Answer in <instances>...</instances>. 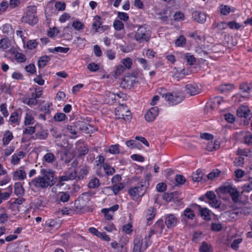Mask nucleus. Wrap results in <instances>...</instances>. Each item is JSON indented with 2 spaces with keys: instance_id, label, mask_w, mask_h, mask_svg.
I'll list each match as a JSON object with an SVG mask.
<instances>
[{
  "instance_id": "obj_18",
  "label": "nucleus",
  "mask_w": 252,
  "mask_h": 252,
  "mask_svg": "<svg viewBox=\"0 0 252 252\" xmlns=\"http://www.w3.org/2000/svg\"><path fill=\"white\" fill-rule=\"evenodd\" d=\"M26 156V153L23 151H19L13 154L11 158V163L17 165L20 163V160Z\"/></svg>"
},
{
  "instance_id": "obj_5",
  "label": "nucleus",
  "mask_w": 252,
  "mask_h": 252,
  "mask_svg": "<svg viewBox=\"0 0 252 252\" xmlns=\"http://www.w3.org/2000/svg\"><path fill=\"white\" fill-rule=\"evenodd\" d=\"M216 198V195L214 191H208L205 194L200 196L199 199L200 200L209 203L212 207L218 208L220 207L221 203Z\"/></svg>"
},
{
  "instance_id": "obj_4",
  "label": "nucleus",
  "mask_w": 252,
  "mask_h": 252,
  "mask_svg": "<svg viewBox=\"0 0 252 252\" xmlns=\"http://www.w3.org/2000/svg\"><path fill=\"white\" fill-rule=\"evenodd\" d=\"M132 252H142L152 244L150 237H136Z\"/></svg>"
},
{
  "instance_id": "obj_41",
  "label": "nucleus",
  "mask_w": 252,
  "mask_h": 252,
  "mask_svg": "<svg viewBox=\"0 0 252 252\" xmlns=\"http://www.w3.org/2000/svg\"><path fill=\"white\" fill-rule=\"evenodd\" d=\"M234 89V85L232 84H223L220 87V90L221 92L231 91Z\"/></svg>"
},
{
  "instance_id": "obj_63",
  "label": "nucleus",
  "mask_w": 252,
  "mask_h": 252,
  "mask_svg": "<svg viewBox=\"0 0 252 252\" xmlns=\"http://www.w3.org/2000/svg\"><path fill=\"white\" fill-rule=\"evenodd\" d=\"M65 3L62 1H57L55 3V7L59 11H63L65 9Z\"/></svg>"
},
{
  "instance_id": "obj_19",
  "label": "nucleus",
  "mask_w": 252,
  "mask_h": 252,
  "mask_svg": "<svg viewBox=\"0 0 252 252\" xmlns=\"http://www.w3.org/2000/svg\"><path fill=\"white\" fill-rule=\"evenodd\" d=\"M204 174L202 170L200 169H198L195 172L192 174L191 178L194 182H205L206 181V179L205 177H204Z\"/></svg>"
},
{
  "instance_id": "obj_43",
  "label": "nucleus",
  "mask_w": 252,
  "mask_h": 252,
  "mask_svg": "<svg viewBox=\"0 0 252 252\" xmlns=\"http://www.w3.org/2000/svg\"><path fill=\"white\" fill-rule=\"evenodd\" d=\"M67 119V116L63 113H57L54 116V120L58 122H63Z\"/></svg>"
},
{
  "instance_id": "obj_8",
  "label": "nucleus",
  "mask_w": 252,
  "mask_h": 252,
  "mask_svg": "<svg viewBox=\"0 0 252 252\" xmlns=\"http://www.w3.org/2000/svg\"><path fill=\"white\" fill-rule=\"evenodd\" d=\"M36 7L35 6L28 7V10L26 16L23 17V20L30 25H35L37 22V19L35 16Z\"/></svg>"
},
{
  "instance_id": "obj_39",
  "label": "nucleus",
  "mask_w": 252,
  "mask_h": 252,
  "mask_svg": "<svg viewBox=\"0 0 252 252\" xmlns=\"http://www.w3.org/2000/svg\"><path fill=\"white\" fill-rule=\"evenodd\" d=\"M34 123V118L30 113H27L25 117L24 124L25 125H31Z\"/></svg>"
},
{
  "instance_id": "obj_20",
  "label": "nucleus",
  "mask_w": 252,
  "mask_h": 252,
  "mask_svg": "<svg viewBox=\"0 0 252 252\" xmlns=\"http://www.w3.org/2000/svg\"><path fill=\"white\" fill-rule=\"evenodd\" d=\"M201 217L205 220H210L211 219V211L207 208L201 207L200 205H197Z\"/></svg>"
},
{
  "instance_id": "obj_22",
  "label": "nucleus",
  "mask_w": 252,
  "mask_h": 252,
  "mask_svg": "<svg viewBox=\"0 0 252 252\" xmlns=\"http://www.w3.org/2000/svg\"><path fill=\"white\" fill-rule=\"evenodd\" d=\"M145 216L147 220L149 221L152 220L155 217L156 209L153 207H150L145 211Z\"/></svg>"
},
{
  "instance_id": "obj_48",
  "label": "nucleus",
  "mask_w": 252,
  "mask_h": 252,
  "mask_svg": "<svg viewBox=\"0 0 252 252\" xmlns=\"http://www.w3.org/2000/svg\"><path fill=\"white\" fill-rule=\"evenodd\" d=\"M122 65H123L126 69H130L132 65V60L130 58H126L122 61Z\"/></svg>"
},
{
  "instance_id": "obj_2",
  "label": "nucleus",
  "mask_w": 252,
  "mask_h": 252,
  "mask_svg": "<svg viewBox=\"0 0 252 252\" xmlns=\"http://www.w3.org/2000/svg\"><path fill=\"white\" fill-rule=\"evenodd\" d=\"M146 183V180H142L135 186L131 187L128 189V193L133 200H137L145 194Z\"/></svg>"
},
{
  "instance_id": "obj_14",
  "label": "nucleus",
  "mask_w": 252,
  "mask_h": 252,
  "mask_svg": "<svg viewBox=\"0 0 252 252\" xmlns=\"http://www.w3.org/2000/svg\"><path fill=\"white\" fill-rule=\"evenodd\" d=\"M77 126L79 130L86 133H93L94 130V126L82 121H77Z\"/></svg>"
},
{
  "instance_id": "obj_45",
  "label": "nucleus",
  "mask_w": 252,
  "mask_h": 252,
  "mask_svg": "<svg viewBox=\"0 0 252 252\" xmlns=\"http://www.w3.org/2000/svg\"><path fill=\"white\" fill-rule=\"evenodd\" d=\"M38 42L35 39L30 40L27 41L26 47L29 50H32L36 48Z\"/></svg>"
},
{
  "instance_id": "obj_54",
  "label": "nucleus",
  "mask_w": 252,
  "mask_h": 252,
  "mask_svg": "<svg viewBox=\"0 0 252 252\" xmlns=\"http://www.w3.org/2000/svg\"><path fill=\"white\" fill-rule=\"evenodd\" d=\"M185 59L189 65H193L196 62V59L194 57L189 53L186 54Z\"/></svg>"
},
{
  "instance_id": "obj_56",
  "label": "nucleus",
  "mask_w": 252,
  "mask_h": 252,
  "mask_svg": "<svg viewBox=\"0 0 252 252\" xmlns=\"http://www.w3.org/2000/svg\"><path fill=\"white\" fill-rule=\"evenodd\" d=\"M244 142L247 145L252 144V133L247 132L244 135Z\"/></svg>"
},
{
  "instance_id": "obj_55",
  "label": "nucleus",
  "mask_w": 252,
  "mask_h": 252,
  "mask_svg": "<svg viewBox=\"0 0 252 252\" xmlns=\"http://www.w3.org/2000/svg\"><path fill=\"white\" fill-rule=\"evenodd\" d=\"M88 230L91 234L96 236H108L105 233L99 232L95 228L93 227H90Z\"/></svg>"
},
{
  "instance_id": "obj_34",
  "label": "nucleus",
  "mask_w": 252,
  "mask_h": 252,
  "mask_svg": "<svg viewBox=\"0 0 252 252\" xmlns=\"http://www.w3.org/2000/svg\"><path fill=\"white\" fill-rule=\"evenodd\" d=\"M100 20L101 17L98 15L95 16L94 18V22L93 24V28L95 30V32H98V30L101 27V23Z\"/></svg>"
},
{
  "instance_id": "obj_57",
  "label": "nucleus",
  "mask_w": 252,
  "mask_h": 252,
  "mask_svg": "<svg viewBox=\"0 0 252 252\" xmlns=\"http://www.w3.org/2000/svg\"><path fill=\"white\" fill-rule=\"evenodd\" d=\"M113 27L116 31H120L124 28V24L120 20H115L113 23Z\"/></svg>"
},
{
  "instance_id": "obj_58",
  "label": "nucleus",
  "mask_w": 252,
  "mask_h": 252,
  "mask_svg": "<svg viewBox=\"0 0 252 252\" xmlns=\"http://www.w3.org/2000/svg\"><path fill=\"white\" fill-rule=\"evenodd\" d=\"M119 145L118 144L112 145L109 147V152L112 154L116 155L120 153Z\"/></svg>"
},
{
  "instance_id": "obj_9",
  "label": "nucleus",
  "mask_w": 252,
  "mask_h": 252,
  "mask_svg": "<svg viewBox=\"0 0 252 252\" xmlns=\"http://www.w3.org/2000/svg\"><path fill=\"white\" fill-rule=\"evenodd\" d=\"M238 117L243 118L245 124H248L249 121L252 117L250 110L247 106L242 105L238 108L237 110Z\"/></svg>"
},
{
  "instance_id": "obj_40",
  "label": "nucleus",
  "mask_w": 252,
  "mask_h": 252,
  "mask_svg": "<svg viewBox=\"0 0 252 252\" xmlns=\"http://www.w3.org/2000/svg\"><path fill=\"white\" fill-rule=\"evenodd\" d=\"M184 215L188 220H192L195 216L193 211L189 208H187L184 210Z\"/></svg>"
},
{
  "instance_id": "obj_51",
  "label": "nucleus",
  "mask_w": 252,
  "mask_h": 252,
  "mask_svg": "<svg viewBox=\"0 0 252 252\" xmlns=\"http://www.w3.org/2000/svg\"><path fill=\"white\" fill-rule=\"evenodd\" d=\"M243 192H249L252 190V178H250L248 182L243 187Z\"/></svg>"
},
{
  "instance_id": "obj_47",
  "label": "nucleus",
  "mask_w": 252,
  "mask_h": 252,
  "mask_svg": "<svg viewBox=\"0 0 252 252\" xmlns=\"http://www.w3.org/2000/svg\"><path fill=\"white\" fill-rule=\"evenodd\" d=\"M122 230L126 234L131 235L133 230V226L131 223H128L123 226Z\"/></svg>"
},
{
  "instance_id": "obj_23",
  "label": "nucleus",
  "mask_w": 252,
  "mask_h": 252,
  "mask_svg": "<svg viewBox=\"0 0 252 252\" xmlns=\"http://www.w3.org/2000/svg\"><path fill=\"white\" fill-rule=\"evenodd\" d=\"M122 109H124V108L122 107H118L115 110L116 115L118 116L119 119H124L126 121H130L131 119V113L130 111H126V114L124 115V114H120V111H122Z\"/></svg>"
},
{
  "instance_id": "obj_24",
  "label": "nucleus",
  "mask_w": 252,
  "mask_h": 252,
  "mask_svg": "<svg viewBox=\"0 0 252 252\" xmlns=\"http://www.w3.org/2000/svg\"><path fill=\"white\" fill-rule=\"evenodd\" d=\"M59 226V223L55 220H47L45 223V229L47 230L50 231L53 229H57Z\"/></svg>"
},
{
  "instance_id": "obj_21",
  "label": "nucleus",
  "mask_w": 252,
  "mask_h": 252,
  "mask_svg": "<svg viewBox=\"0 0 252 252\" xmlns=\"http://www.w3.org/2000/svg\"><path fill=\"white\" fill-rule=\"evenodd\" d=\"M90 170V167L86 165H83L80 169L77 175L78 180H83L88 175Z\"/></svg>"
},
{
  "instance_id": "obj_1",
  "label": "nucleus",
  "mask_w": 252,
  "mask_h": 252,
  "mask_svg": "<svg viewBox=\"0 0 252 252\" xmlns=\"http://www.w3.org/2000/svg\"><path fill=\"white\" fill-rule=\"evenodd\" d=\"M41 176L36 177L29 183L30 186L38 190L43 189L52 187L55 183L54 172L50 169H42L40 170Z\"/></svg>"
},
{
  "instance_id": "obj_32",
  "label": "nucleus",
  "mask_w": 252,
  "mask_h": 252,
  "mask_svg": "<svg viewBox=\"0 0 252 252\" xmlns=\"http://www.w3.org/2000/svg\"><path fill=\"white\" fill-rule=\"evenodd\" d=\"M66 128L68 132L74 135H77L79 130L77 126V122H76L72 125H67Z\"/></svg>"
},
{
  "instance_id": "obj_33",
  "label": "nucleus",
  "mask_w": 252,
  "mask_h": 252,
  "mask_svg": "<svg viewBox=\"0 0 252 252\" xmlns=\"http://www.w3.org/2000/svg\"><path fill=\"white\" fill-rule=\"evenodd\" d=\"M248 210V208L246 207H242L234 209L231 210V214H235L236 216L240 217L243 214H246V211Z\"/></svg>"
},
{
  "instance_id": "obj_10",
  "label": "nucleus",
  "mask_w": 252,
  "mask_h": 252,
  "mask_svg": "<svg viewBox=\"0 0 252 252\" xmlns=\"http://www.w3.org/2000/svg\"><path fill=\"white\" fill-rule=\"evenodd\" d=\"M128 241L126 237H122L119 242H113L111 245L113 248L117 249L116 252H127L126 245Z\"/></svg>"
},
{
  "instance_id": "obj_52",
  "label": "nucleus",
  "mask_w": 252,
  "mask_h": 252,
  "mask_svg": "<svg viewBox=\"0 0 252 252\" xmlns=\"http://www.w3.org/2000/svg\"><path fill=\"white\" fill-rule=\"evenodd\" d=\"M9 40L7 38H4L0 40V48L3 49H7L10 46Z\"/></svg>"
},
{
  "instance_id": "obj_46",
  "label": "nucleus",
  "mask_w": 252,
  "mask_h": 252,
  "mask_svg": "<svg viewBox=\"0 0 252 252\" xmlns=\"http://www.w3.org/2000/svg\"><path fill=\"white\" fill-rule=\"evenodd\" d=\"M124 188V185L122 183H118L114 185L112 187V189L113 191V193L116 195L120 191L122 190Z\"/></svg>"
},
{
  "instance_id": "obj_37",
  "label": "nucleus",
  "mask_w": 252,
  "mask_h": 252,
  "mask_svg": "<svg viewBox=\"0 0 252 252\" xmlns=\"http://www.w3.org/2000/svg\"><path fill=\"white\" fill-rule=\"evenodd\" d=\"M199 252H213L212 248L210 245H208L206 242L201 243L199 248Z\"/></svg>"
},
{
  "instance_id": "obj_53",
  "label": "nucleus",
  "mask_w": 252,
  "mask_h": 252,
  "mask_svg": "<svg viewBox=\"0 0 252 252\" xmlns=\"http://www.w3.org/2000/svg\"><path fill=\"white\" fill-rule=\"evenodd\" d=\"M186 43V39L184 35H180L175 41V45L178 47H182Z\"/></svg>"
},
{
  "instance_id": "obj_42",
  "label": "nucleus",
  "mask_w": 252,
  "mask_h": 252,
  "mask_svg": "<svg viewBox=\"0 0 252 252\" xmlns=\"http://www.w3.org/2000/svg\"><path fill=\"white\" fill-rule=\"evenodd\" d=\"M74 206L77 210L79 211L82 210L85 207L84 200L83 199H77L75 201Z\"/></svg>"
},
{
  "instance_id": "obj_13",
  "label": "nucleus",
  "mask_w": 252,
  "mask_h": 252,
  "mask_svg": "<svg viewBox=\"0 0 252 252\" xmlns=\"http://www.w3.org/2000/svg\"><path fill=\"white\" fill-rule=\"evenodd\" d=\"M158 107L151 108L145 115V120L148 122L154 121L158 115Z\"/></svg>"
},
{
  "instance_id": "obj_31",
  "label": "nucleus",
  "mask_w": 252,
  "mask_h": 252,
  "mask_svg": "<svg viewBox=\"0 0 252 252\" xmlns=\"http://www.w3.org/2000/svg\"><path fill=\"white\" fill-rule=\"evenodd\" d=\"M56 158L52 153H47L43 157V161L48 163H53L56 161Z\"/></svg>"
},
{
  "instance_id": "obj_29",
  "label": "nucleus",
  "mask_w": 252,
  "mask_h": 252,
  "mask_svg": "<svg viewBox=\"0 0 252 252\" xmlns=\"http://www.w3.org/2000/svg\"><path fill=\"white\" fill-rule=\"evenodd\" d=\"M13 138V136L12 133L9 130L6 131L3 134L2 138L3 145L4 146L7 145Z\"/></svg>"
},
{
  "instance_id": "obj_6",
  "label": "nucleus",
  "mask_w": 252,
  "mask_h": 252,
  "mask_svg": "<svg viewBox=\"0 0 252 252\" xmlns=\"http://www.w3.org/2000/svg\"><path fill=\"white\" fill-rule=\"evenodd\" d=\"M220 190L222 193H229L234 202L237 203L239 201V192L237 189L232 185L228 184L220 187Z\"/></svg>"
},
{
  "instance_id": "obj_30",
  "label": "nucleus",
  "mask_w": 252,
  "mask_h": 252,
  "mask_svg": "<svg viewBox=\"0 0 252 252\" xmlns=\"http://www.w3.org/2000/svg\"><path fill=\"white\" fill-rule=\"evenodd\" d=\"M101 166L107 176H111L114 174L116 171L115 168L111 166L108 163H103V164Z\"/></svg>"
},
{
  "instance_id": "obj_36",
  "label": "nucleus",
  "mask_w": 252,
  "mask_h": 252,
  "mask_svg": "<svg viewBox=\"0 0 252 252\" xmlns=\"http://www.w3.org/2000/svg\"><path fill=\"white\" fill-rule=\"evenodd\" d=\"M100 186L99 180L96 177L92 178L88 183V186L90 189H94L99 187Z\"/></svg>"
},
{
  "instance_id": "obj_12",
  "label": "nucleus",
  "mask_w": 252,
  "mask_h": 252,
  "mask_svg": "<svg viewBox=\"0 0 252 252\" xmlns=\"http://www.w3.org/2000/svg\"><path fill=\"white\" fill-rule=\"evenodd\" d=\"M163 227V220L162 219L158 220L152 227L149 236L154 235H160Z\"/></svg>"
},
{
  "instance_id": "obj_44",
  "label": "nucleus",
  "mask_w": 252,
  "mask_h": 252,
  "mask_svg": "<svg viewBox=\"0 0 252 252\" xmlns=\"http://www.w3.org/2000/svg\"><path fill=\"white\" fill-rule=\"evenodd\" d=\"M9 122L11 124H19L18 113L16 111L12 112L9 118Z\"/></svg>"
},
{
  "instance_id": "obj_38",
  "label": "nucleus",
  "mask_w": 252,
  "mask_h": 252,
  "mask_svg": "<svg viewBox=\"0 0 252 252\" xmlns=\"http://www.w3.org/2000/svg\"><path fill=\"white\" fill-rule=\"evenodd\" d=\"M220 13L221 15L226 16L228 15L231 11V8L227 5L221 4L219 6Z\"/></svg>"
},
{
  "instance_id": "obj_59",
  "label": "nucleus",
  "mask_w": 252,
  "mask_h": 252,
  "mask_svg": "<svg viewBox=\"0 0 252 252\" xmlns=\"http://www.w3.org/2000/svg\"><path fill=\"white\" fill-rule=\"evenodd\" d=\"M70 195L67 192H61L60 194V200L63 202H66L68 201Z\"/></svg>"
},
{
  "instance_id": "obj_35",
  "label": "nucleus",
  "mask_w": 252,
  "mask_h": 252,
  "mask_svg": "<svg viewBox=\"0 0 252 252\" xmlns=\"http://www.w3.org/2000/svg\"><path fill=\"white\" fill-rule=\"evenodd\" d=\"M69 50L68 47H56L54 48H49L48 51L50 53H54L55 52H60L66 53Z\"/></svg>"
},
{
  "instance_id": "obj_7",
  "label": "nucleus",
  "mask_w": 252,
  "mask_h": 252,
  "mask_svg": "<svg viewBox=\"0 0 252 252\" xmlns=\"http://www.w3.org/2000/svg\"><path fill=\"white\" fill-rule=\"evenodd\" d=\"M162 97L171 105H177L184 99V96L181 93H167L162 95Z\"/></svg>"
},
{
  "instance_id": "obj_28",
  "label": "nucleus",
  "mask_w": 252,
  "mask_h": 252,
  "mask_svg": "<svg viewBox=\"0 0 252 252\" xmlns=\"http://www.w3.org/2000/svg\"><path fill=\"white\" fill-rule=\"evenodd\" d=\"M3 33L6 36H11L14 34V30L9 24L3 25L1 28Z\"/></svg>"
},
{
  "instance_id": "obj_49",
  "label": "nucleus",
  "mask_w": 252,
  "mask_h": 252,
  "mask_svg": "<svg viewBox=\"0 0 252 252\" xmlns=\"http://www.w3.org/2000/svg\"><path fill=\"white\" fill-rule=\"evenodd\" d=\"M23 102L30 106L35 105L37 104V100L33 98H25L23 100Z\"/></svg>"
},
{
  "instance_id": "obj_62",
  "label": "nucleus",
  "mask_w": 252,
  "mask_h": 252,
  "mask_svg": "<svg viewBox=\"0 0 252 252\" xmlns=\"http://www.w3.org/2000/svg\"><path fill=\"white\" fill-rule=\"evenodd\" d=\"M239 89L241 92L247 94L249 93L250 90V87L246 83H242L239 86Z\"/></svg>"
},
{
  "instance_id": "obj_17",
  "label": "nucleus",
  "mask_w": 252,
  "mask_h": 252,
  "mask_svg": "<svg viewBox=\"0 0 252 252\" xmlns=\"http://www.w3.org/2000/svg\"><path fill=\"white\" fill-rule=\"evenodd\" d=\"M194 20L200 23H204L206 20V14L200 11H195L192 13Z\"/></svg>"
},
{
  "instance_id": "obj_15",
  "label": "nucleus",
  "mask_w": 252,
  "mask_h": 252,
  "mask_svg": "<svg viewBox=\"0 0 252 252\" xmlns=\"http://www.w3.org/2000/svg\"><path fill=\"white\" fill-rule=\"evenodd\" d=\"M177 223V219L174 214H167L165 216V223L168 228L174 227Z\"/></svg>"
},
{
  "instance_id": "obj_3",
  "label": "nucleus",
  "mask_w": 252,
  "mask_h": 252,
  "mask_svg": "<svg viewBox=\"0 0 252 252\" xmlns=\"http://www.w3.org/2000/svg\"><path fill=\"white\" fill-rule=\"evenodd\" d=\"M151 37L149 26L146 24L138 26L134 34L133 39L138 43L148 41Z\"/></svg>"
},
{
  "instance_id": "obj_64",
  "label": "nucleus",
  "mask_w": 252,
  "mask_h": 252,
  "mask_svg": "<svg viewBox=\"0 0 252 252\" xmlns=\"http://www.w3.org/2000/svg\"><path fill=\"white\" fill-rule=\"evenodd\" d=\"M126 67H125L123 65L119 64L116 66V69L115 70V73L117 76L120 75L122 74L126 70Z\"/></svg>"
},
{
  "instance_id": "obj_61",
  "label": "nucleus",
  "mask_w": 252,
  "mask_h": 252,
  "mask_svg": "<svg viewBox=\"0 0 252 252\" xmlns=\"http://www.w3.org/2000/svg\"><path fill=\"white\" fill-rule=\"evenodd\" d=\"M15 58L18 63H23L26 60V58L25 55L20 53H17L15 55Z\"/></svg>"
},
{
  "instance_id": "obj_16",
  "label": "nucleus",
  "mask_w": 252,
  "mask_h": 252,
  "mask_svg": "<svg viewBox=\"0 0 252 252\" xmlns=\"http://www.w3.org/2000/svg\"><path fill=\"white\" fill-rule=\"evenodd\" d=\"M186 92L190 95H195L199 94L200 91L196 84H189L185 86Z\"/></svg>"
},
{
  "instance_id": "obj_60",
  "label": "nucleus",
  "mask_w": 252,
  "mask_h": 252,
  "mask_svg": "<svg viewBox=\"0 0 252 252\" xmlns=\"http://www.w3.org/2000/svg\"><path fill=\"white\" fill-rule=\"evenodd\" d=\"M138 62L142 65L143 68L145 70H149L150 65L148 64L147 61L142 58H137Z\"/></svg>"
},
{
  "instance_id": "obj_27",
  "label": "nucleus",
  "mask_w": 252,
  "mask_h": 252,
  "mask_svg": "<svg viewBox=\"0 0 252 252\" xmlns=\"http://www.w3.org/2000/svg\"><path fill=\"white\" fill-rule=\"evenodd\" d=\"M51 59L49 56H43L41 57L37 63V66L39 68H44L47 64L50 62Z\"/></svg>"
},
{
  "instance_id": "obj_11",
  "label": "nucleus",
  "mask_w": 252,
  "mask_h": 252,
  "mask_svg": "<svg viewBox=\"0 0 252 252\" xmlns=\"http://www.w3.org/2000/svg\"><path fill=\"white\" fill-rule=\"evenodd\" d=\"M77 169H72L68 168L64 173L63 176L60 177V182L68 181L69 180H73L77 179Z\"/></svg>"
},
{
  "instance_id": "obj_50",
  "label": "nucleus",
  "mask_w": 252,
  "mask_h": 252,
  "mask_svg": "<svg viewBox=\"0 0 252 252\" xmlns=\"http://www.w3.org/2000/svg\"><path fill=\"white\" fill-rule=\"evenodd\" d=\"M227 26H228L231 30H236L240 29L242 27L240 24L238 23L235 21L227 22Z\"/></svg>"
},
{
  "instance_id": "obj_26",
  "label": "nucleus",
  "mask_w": 252,
  "mask_h": 252,
  "mask_svg": "<svg viewBox=\"0 0 252 252\" xmlns=\"http://www.w3.org/2000/svg\"><path fill=\"white\" fill-rule=\"evenodd\" d=\"M14 193L19 196H22L25 193V190L23 185L20 182L15 183L14 184Z\"/></svg>"
},
{
  "instance_id": "obj_25",
  "label": "nucleus",
  "mask_w": 252,
  "mask_h": 252,
  "mask_svg": "<svg viewBox=\"0 0 252 252\" xmlns=\"http://www.w3.org/2000/svg\"><path fill=\"white\" fill-rule=\"evenodd\" d=\"M26 177L27 174L24 170H17L13 173V179L14 180H22L26 179Z\"/></svg>"
}]
</instances>
